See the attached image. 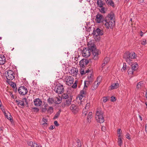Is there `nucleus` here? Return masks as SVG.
<instances>
[{
    "mask_svg": "<svg viewBox=\"0 0 147 147\" xmlns=\"http://www.w3.org/2000/svg\"><path fill=\"white\" fill-rule=\"evenodd\" d=\"M88 45L90 49L91 50V52L92 53L93 59L95 60L97 59L98 58L99 55L98 51V49H96L94 44L93 43L89 42L88 43Z\"/></svg>",
    "mask_w": 147,
    "mask_h": 147,
    "instance_id": "obj_1",
    "label": "nucleus"
},
{
    "mask_svg": "<svg viewBox=\"0 0 147 147\" xmlns=\"http://www.w3.org/2000/svg\"><path fill=\"white\" fill-rule=\"evenodd\" d=\"M136 55L134 52L126 51L123 55V58L129 64L132 59L136 58Z\"/></svg>",
    "mask_w": 147,
    "mask_h": 147,
    "instance_id": "obj_2",
    "label": "nucleus"
},
{
    "mask_svg": "<svg viewBox=\"0 0 147 147\" xmlns=\"http://www.w3.org/2000/svg\"><path fill=\"white\" fill-rule=\"evenodd\" d=\"M103 112L100 109H97L96 112L95 118L97 121L100 123L104 121Z\"/></svg>",
    "mask_w": 147,
    "mask_h": 147,
    "instance_id": "obj_3",
    "label": "nucleus"
},
{
    "mask_svg": "<svg viewBox=\"0 0 147 147\" xmlns=\"http://www.w3.org/2000/svg\"><path fill=\"white\" fill-rule=\"evenodd\" d=\"M103 23L107 29L112 28L115 25V22L113 20L105 19L103 22Z\"/></svg>",
    "mask_w": 147,
    "mask_h": 147,
    "instance_id": "obj_4",
    "label": "nucleus"
},
{
    "mask_svg": "<svg viewBox=\"0 0 147 147\" xmlns=\"http://www.w3.org/2000/svg\"><path fill=\"white\" fill-rule=\"evenodd\" d=\"M74 79L72 76H65L64 79V81L66 82L67 85L71 86L74 82Z\"/></svg>",
    "mask_w": 147,
    "mask_h": 147,
    "instance_id": "obj_5",
    "label": "nucleus"
},
{
    "mask_svg": "<svg viewBox=\"0 0 147 147\" xmlns=\"http://www.w3.org/2000/svg\"><path fill=\"white\" fill-rule=\"evenodd\" d=\"M88 47V48H84L82 51V56L86 58L88 57L91 54V50L90 49L89 47Z\"/></svg>",
    "mask_w": 147,
    "mask_h": 147,
    "instance_id": "obj_6",
    "label": "nucleus"
},
{
    "mask_svg": "<svg viewBox=\"0 0 147 147\" xmlns=\"http://www.w3.org/2000/svg\"><path fill=\"white\" fill-rule=\"evenodd\" d=\"M55 91L58 94H61L63 92L64 88L63 85L61 84H58L55 88Z\"/></svg>",
    "mask_w": 147,
    "mask_h": 147,
    "instance_id": "obj_7",
    "label": "nucleus"
},
{
    "mask_svg": "<svg viewBox=\"0 0 147 147\" xmlns=\"http://www.w3.org/2000/svg\"><path fill=\"white\" fill-rule=\"evenodd\" d=\"M14 76V73L11 70L8 71L7 72V73L5 74V76L7 80H13L15 77Z\"/></svg>",
    "mask_w": 147,
    "mask_h": 147,
    "instance_id": "obj_8",
    "label": "nucleus"
},
{
    "mask_svg": "<svg viewBox=\"0 0 147 147\" xmlns=\"http://www.w3.org/2000/svg\"><path fill=\"white\" fill-rule=\"evenodd\" d=\"M18 91L19 93L22 95H25L28 92L27 88L24 86L20 87L18 89Z\"/></svg>",
    "mask_w": 147,
    "mask_h": 147,
    "instance_id": "obj_9",
    "label": "nucleus"
},
{
    "mask_svg": "<svg viewBox=\"0 0 147 147\" xmlns=\"http://www.w3.org/2000/svg\"><path fill=\"white\" fill-rule=\"evenodd\" d=\"M101 81L100 78L98 77L96 81L93 84L91 88V89L92 90H95L96 89L98 86L99 85Z\"/></svg>",
    "mask_w": 147,
    "mask_h": 147,
    "instance_id": "obj_10",
    "label": "nucleus"
},
{
    "mask_svg": "<svg viewBox=\"0 0 147 147\" xmlns=\"http://www.w3.org/2000/svg\"><path fill=\"white\" fill-rule=\"evenodd\" d=\"M92 34L93 35H97L102 36L104 34V31L103 30L100 29L99 28L94 29Z\"/></svg>",
    "mask_w": 147,
    "mask_h": 147,
    "instance_id": "obj_11",
    "label": "nucleus"
},
{
    "mask_svg": "<svg viewBox=\"0 0 147 147\" xmlns=\"http://www.w3.org/2000/svg\"><path fill=\"white\" fill-rule=\"evenodd\" d=\"M104 18L103 16L100 13H98L96 16L95 20L97 23H99L103 22Z\"/></svg>",
    "mask_w": 147,
    "mask_h": 147,
    "instance_id": "obj_12",
    "label": "nucleus"
},
{
    "mask_svg": "<svg viewBox=\"0 0 147 147\" xmlns=\"http://www.w3.org/2000/svg\"><path fill=\"white\" fill-rule=\"evenodd\" d=\"M88 61L86 59H82L80 62V65L81 67L84 68L85 66H86L88 63Z\"/></svg>",
    "mask_w": 147,
    "mask_h": 147,
    "instance_id": "obj_13",
    "label": "nucleus"
},
{
    "mask_svg": "<svg viewBox=\"0 0 147 147\" xmlns=\"http://www.w3.org/2000/svg\"><path fill=\"white\" fill-rule=\"evenodd\" d=\"M34 105L37 107H41L42 103V100L39 98L35 99L34 100Z\"/></svg>",
    "mask_w": 147,
    "mask_h": 147,
    "instance_id": "obj_14",
    "label": "nucleus"
},
{
    "mask_svg": "<svg viewBox=\"0 0 147 147\" xmlns=\"http://www.w3.org/2000/svg\"><path fill=\"white\" fill-rule=\"evenodd\" d=\"M70 108L72 111L74 113H76L79 110L78 107L74 104H72Z\"/></svg>",
    "mask_w": 147,
    "mask_h": 147,
    "instance_id": "obj_15",
    "label": "nucleus"
},
{
    "mask_svg": "<svg viewBox=\"0 0 147 147\" xmlns=\"http://www.w3.org/2000/svg\"><path fill=\"white\" fill-rule=\"evenodd\" d=\"M27 99L26 98H24L22 99V100H20L19 99L16 100V102L17 104L18 105H20L21 106H24V102H26Z\"/></svg>",
    "mask_w": 147,
    "mask_h": 147,
    "instance_id": "obj_16",
    "label": "nucleus"
},
{
    "mask_svg": "<svg viewBox=\"0 0 147 147\" xmlns=\"http://www.w3.org/2000/svg\"><path fill=\"white\" fill-rule=\"evenodd\" d=\"M78 72V69L73 68L71 69L70 72L69 73L73 76H76L77 75Z\"/></svg>",
    "mask_w": 147,
    "mask_h": 147,
    "instance_id": "obj_17",
    "label": "nucleus"
},
{
    "mask_svg": "<svg viewBox=\"0 0 147 147\" xmlns=\"http://www.w3.org/2000/svg\"><path fill=\"white\" fill-rule=\"evenodd\" d=\"M119 86L118 83H116L112 84L111 86L109 87V90H111L113 89H116L119 87Z\"/></svg>",
    "mask_w": 147,
    "mask_h": 147,
    "instance_id": "obj_18",
    "label": "nucleus"
},
{
    "mask_svg": "<svg viewBox=\"0 0 147 147\" xmlns=\"http://www.w3.org/2000/svg\"><path fill=\"white\" fill-rule=\"evenodd\" d=\"M89 71L88 68L85 69L84 68L81 67L80 70V73L81 75H83L88 73Z\"/></svg>",
    "mask_w": 147,
    "mask_h": 147,
    "instance_id": "obj_19",
    "label": "nucleus"
},
{
    "mask_svg": "<svg viewBox=\"0 0 147 147\" xmlns=\"http://www.w3.org/2000/svg\"><path fill=\"white\" fill-rule=\"evenodd\" d=\"M6 59L5 56L2 55H0V65L4 64L5 62Z\"/></svg>",
    "mask_w": 147,
    "mask_h": 147,
    "instance_id": "obj_20",
    "label": "nucleus"
},
{
    "mask_svg": "<svg viewBox=\"0 0 147 147\" xmlns=\"http://www.w3.org/2000/svg\"><path fill=\"white\" fill-rule=\"evenodd\" d=\"M4 114L6 117L8 119L10 120L11 122L13 121V120L11 118V114L8 111H7V112L4 111Z\"/></svg>",
    "mask_w": 147,
    "mask_h": 147,
    "instance_id": "obj_21",
    "label": "nucleus"
},
{
    "mask_svg": "<svg viewBox=\"0 0 147 147\" xmlns=\"http://www.w3.org/2000/svg\"><path fill=\"white\" fill-rule=\"evenodd\" d=\"M114 17V15L113 14H109L108 15L106 19L110 20H113L114 21V22H115Z\"/></svg>",
    "mask_w": 147,
    "mask_h": 147,
    "instance_id": "obj_22",
    "label": "nucleus"
},
{
    "mask_svg": "<svg viewBox=\"0 0 147 147\" xmlns=\"http://www.w3.org/2000/svg\"><path fill=\"white\" fill-rule=\"evenodd\" d=\"M54 103L56 104H59L61 102V98L59 97H55L54 98Z\"/></svg>",
    "mask_w": 147,
    "mask_h": 147,
    "instance_id": "obj_23",
    "label": "nucleus"
},
{
    "mask_svg": "<svg viewBox=\"0 0 147 147\" xmlns=\"http://www.w3.org/2000/svg\"><path fill=\"white\" fill-rule=\"evenodd\" d=\"M109 60V57H106L104 59L103 61V63L102 65V69H103L104 66H105L106 64H107Z\"/></svg>",
    "mask_w": 147,
    "mask_h": 147,
    "instance_id": "obj_24",
    "label": "nucleus"
},
{
    "mask_svg": "<svg viewBox=\"0 0 147 147\" xmlns=\"http://www.w3.org/2000/svg\"><path fill=\"white\" fill-rule=\"evenodd\" d=\"M96 3L98 5V6L99 7H102L105 3L102 0H97Z\"/></svg>",
    "mask_w": 147,
    "mask_h": 147,
    "instance_id": "obj_25",
    "label": "nucleus"
},
{
    "mask_svg": "<svg viewBox=\"0 0 147 147\" xmlns=\"http://www.w3.org/2000/svg\"><path fill=\"white\" fill-rule=\"evenodd\" d=\"M92 117V112H89L88 114L87 118V121L88 122H89L91 121V118Z\"/></svg>",
    "mask_w": 147,
    "mask_h": 147,
    "instance_id": "obj_26",
    "label": "nucleus"
},
{
    "mask_svg": "<svg viewBox=\"0 0 147 147\" xmlns=\"http://www.w3.org/2000/svg\"><path fill=\"white\" fill-rule=\"evenodd\" d=\"M47 101L49 104L50 105H51L55 103L54 98H49L47 99Z\"/></svg>",
    "mask_w": 147,
    "mask_h": 147,
    "instance_id": "obj_27",
    "label": "nucleus"
},
{
    "mask_svg": "<svg viewBox=\"0 0 147 147\" xmlns=\"http://www.w3.org/2000/svg\"><path fill=\"white\" fill-rule=\"evenodd\" d=\"M138 65L137 63H135L131 65V69L134 71L136 70L138 68Z\"/></svg>",
    "mask_w": 147,
    "mask_h": 147,
    "instance_id": "obj_28",
    "label": "nucleus"
},
{
    "mask_svg": "<svg viewBox=\"0 0 147 147\" xmlns=\"http://www.w3.org/2000/svg\"><path fill=\"white\" fill-rule=\"evenodd\" d=\"M83 96H83V95L80 94L76 98V100L78 101H79V100H80V104H83V103H82V101H81V100L82 99Z\"/></svg>",
    "mask_w": 147,
    "mask_h": 147,
    "instance_id": "obj_29",
    "label": "nucleus"
},
{
    "mask_svg": "<svg viewBox=\"0 0 147 147\" xmlns=\"http://www.w3.org/2000/svg\"><path fill=\"white\" fill-rule=\"evenodd\" d=\"M143 81L139 82L137 85L136 88L138 89H140L143 86Z\"/></svg>",
    "mask_w": 147,
    "mask_h": 147,
    "instance_id": "obj_30",
    "label": "nucleus"
},
{
    "mask_svg": "<svg viewBox=\"0 0 147 147\" xmlns=\"http://www.w3.org/2000/svg\"><path fill=\"white\" fill-rule=\"evenodd\" d=\"M71 100L72 98L71 97H69L66 101V102L65 105L67 106L70 105L71 104Z\"/></svg>",
    "mask_w": 147,
    "mask_h": 147,
    "instance_id": "obj_31",
    "label": "nucleus"
},
{
    "mask_svg": "<svg viewBox=\"0 0 147 147\" xmlns=\"http://www.w3.org/2000/svg\"><path fill=\"white\" fill-rule=\"evenodd\" d=\"M7 82L9 83L13 88H15L16 86L15 84L10 80H7Z\"/></svg>",
    "mask_w": 147,
    "mask_h": 147,
    "instance_id": "obj_32",
    "label": "nucleus"
},
{
    "mask_svg": "<svg viewBox=\"0 0 147 147\" xmlns=\"http://www.w3.org/2000/svg\"><path fill=\"white\" fill-rule=\"evenodd\" d=\"M44 103H45V104L43 105V106H44V107H42V112H45L47 110V109L46 107L48 105L47 104H45V102Z\"/></svg>",
    "mask_w": 147,
    "mask_h": 147,
    "instance_id": "obj_33",
    "label": "nucleus"
},
{
    "mask_svg": "<svg viewBox=\"0 0 147 147\" xmlns=\"http://www.w3.org/2000/svg\"><path fill=\"white\" fill-rule=\"evenodd\" d=\"M107 4L111 6H113L114 5V3L112 0H106Z\"/></svg>",
    "mask_w": 147,
    "mask_h": 147,
    "instance_id": "obj_34",
    "label": "nucleus"
},
{
    "mask_svg": "<svg viewBox=\"0 0 147 147\" xmlns=\"http://www.w3.org/2000/svg\"><path fill=\"white\" fill-rule=\"evenodd\" d=\"M42 125H47V120L46 118H43L42 120Z\"/></svg>",
    "mask_w": 147,
    "mask_h": 147,
    "instance_id": "obj_35",
    "label": "nucleus"
},
{
    "mask_svg": "<svg viewBox=\"0 0 147 147\" xmlns=\"http://www.w3.org/2000/svg\"><path fill=\"white\" fill-rule=\"evenodd\" d=\"M118 144L119 146H121L122 145L123 142L120 137L119 138H118Z\"/></svg>",
    "mask_w": 147,
    "mask_h": 147,
    "instance_id": "obj_36",
    "label": "nucleus"
},
{
    "mask_svg": "<svg viewBox=\"0 0 147 147\" xmlns=\"http://www.w3.org/2000/svg\"><path fill=\"white\" fill-rule=\"evenodd\" d=\"M61 112V110L59 109V111L57 112L56 114L55 115L54 117V119H55L57 118L60 115V113Z\"/></svg>",
    "mask_w": 147,
    "mask_h": 147,
    "instance_id": "obj_37",
    "label": "nucleus"
},
{
    "mask_svg": "<svg viewBox=\"0 0 147 147\" xmlns=\"http://www.w3.org/2000/svg\"><path fill=\"white\" fill-rule=\"evenodd\" d=\"M62 98L64 99H68L69 98L68 95L66 94H63L62 95Z\"/></svg>",
    "mask_w": 147,
    "mask_h": 147,
    "instance_id": "obj_38",
    "label": "nucleus"
},
{
    "mask_svg": "<svg viewBox=\"0 0 147 147\" xmlns=\"http://www.w3.org/2000/svg\"><path fill=\"white\" fill-rule=\"evenodd\" d=\"M27 143L28 145L32 147L33 145L34 142L32 141H27Z\"/></svg>",
    "mask_w": 147,
    "mask_h": 147,
    "instance_id": "obj_39",
    "label": "nucleus"
},
{
    "mask_svg": "<svg viewBox=\"0 0 147 147\" xmlns=\"http://www.w3.org/2000/svg\"><path fill=\"white\" fill-rule=\"evenodd\" d=\"M134 71L131 68L129 69L127 71L128 73L129 74H133Z\"/></svg>",
    "mask_w": 147,
    "mask_h": 147,
    "instance_id": "obj_40",
    "label": "nucleus"
},
{
    "mask_svg": "<svg viewBox=\"0 0 147 147\" xmlns=\"http://www.w3.org/2000/svg\"><path fill=\"white\" fill-rule=\"evenodd\" d=\"M96 36H95V40L97 41H99L100 40V36H99V35H95Z\"/></svg>",
    "mask_w": 147,
    "mask_h": 147,
    "instance_id": "obj_41",
    "label": "nucleus"
},
{
    "mask_svg": "<svg viewBox=\"0 0 147 147\" xmlns=\"http://www.w3.org/2000/svg\"><path fill=\"white\" fill-rule=\"evenodd\" d=\"M88 110H85V109H84L83 111V116H86L87 113V111Z\"/></svg>",
    "mask_w": 147,
    "mask_h": 147,
    "instance_id": "obj_42",
    "label": "nucleus"
},
{
    "mask_svg": "<svg viewBox=\"0 0 147 147\" xmlns=\"http://www.w3.org/2000/svg\"><path fill=\"white\" fill-rule=\"evenodd\" d=\"M78 82L77 81H75V83H74V85L72 86V87L73 88H75L77 87V84H78Z\"/></svg>",
    "mask_w": 147,
    "mask_h": 147,
    "instance_id": "obj_43",
    "label": "nucleus"
},
{
    "mask_svg": "<svg viewBox=\"0 0 147 147\" xmlns=\"http://www.w3.org/2000/svg\"><path fill=\"white\" fill-rule=\"evenodd\" d=\"M100 12L102 13H105V8L102 6V7H100Z\"/></svg>",
    "mask_w": 147,
    "mask_h": 147,
    "instance_id": "obj_44",
    "label": "nucleus"
},
{
    "mask_svg": "<svg viewBox=\"0 0 147 147\" xmlns=\"http://www.w3.org/2000/svg\"><path fill=\"white\" fill-rule=\"evenodd\" d=\"M86 92L84 90H81L80 92V95H83L84 96L86 94Z\"/></svg>",
    "mask_w": 147,
    "mask_h": 147,
    "instance_id": "obj_45",
    "label": "nucleus"
},
{
    "mask_svg": "<svg viewBox=\"0 0 147 147\" xmlns=\"http://www.w3.org/2000/svg\"><path fill=\"white\" fill-rule=\"evenodd\" d=\"M126 138L129 140H130L131 137H130V135L129 134L127 133L125 135Z\"/></svg>",
    "mask_w": 147,
    "mask_h": 147,
    "instance_id": "obj_46",
    "label": "nucleus"
},
{
    "mask_svg": "<svg viewBox=\"0 0 147 147\" xmlns=\"http://www.w3.org/2000/svg\"><path fill=\"white\" fill-rule=\"evenodd\" d=\"M90 103H87L85 107V110H88L89 107H90Z\"/></svg>",
    "mask_w": 147,
    "mask_h": 147,
    "instance_id": "obj_47",
    "label": "nucleus"
},
{
    "mask_svg": "<svg viewBox=\"0 0 147 147\" xmlns=\"http://www.w3.org/2000/svg\"><path fill=\"white\" fill-rule=\"evenodd\" d=\"M141 43L143 45H145L146 44V40L145 39H143L141 41Z\"/></svg>",
    "mask_w": 147,
    "mask_h": 147,
    "instance_id": "obj_48",
    "label": "nucleus"
},
{
    "mask_svg": "<svg viewBox=\"0 0 147 147\" xmlns=\"http://www.w3.org/2000/svg\"><path fill=\"white\" fill-rule=\"evenodd\" d=\"M32 108L34 112H37L39 110V109L37 107H33Z\"/></svg>",
    "mask_w": 147,
    "mask_h": 147,
    "instance_id": "obj_49",
    "label": "nucleus"
},
{
    "mask_svg": "<svg viewBox=\"0 0 147 147\" xmlns=\"http://www.w3.org/2000/svg\"><path fill=\"white\" fill-rule=\"evenodd\" d=\"M108 100V99L107 97L105 96L103 97V101L105 103L107 102Z\"/></svg>",
    "mask_w": 147,
    "mask_h": 147,
    "instance_id": "obj_50",
    "label": "nucleus"
},
{
    "mask_svg": "<svg viewBox=\"0 0 147 147\" xmlns=\"http://www.w3.org/2000/svg\"><path fill=\"white\" fill-rule=\"evenodd\" d=\"M89 83V82L88 81H85V82H84L85 85H84V88H86L87 87L88 85H87V84H88Z\"/></svg>",
    "mask_w": 147,
    "mask_h": 147,
    "instance_id": "obj_51",
    "label": "nucleus"
},
{
    "mask_svg": "<svg viewBox=\"0 0 147 147\" xmlns=\"http://www.w3.org/2000/svg\"><path fill=\"white\" fill-rule=\"evenodd\" d=\"M126 68V64L125 63H123V66L122 68V69L124 70H125Z\"/></svg>",
    "mask_w": 147,
    "mask_h": 147,
    "instance_id": "obj_52",
    "label": "nucleus"
},
{
    "mask_svg": "<svg viewBox=\"0 0 147 147\" xmlns=\"http://www.w3.org/2000/svg\"><path fill=\"white\" fill-rule=\"evenodd\" d=\"M39 145L38 144L34 142L32 147H39Z\"/></svg>",
    "mask_w": 147,
    "mask_h": 147,
    "instance_id": "obj_53",
    "label": "nucleus"
},
{
    "mask_svg": "<svg viewBox=\"0 0 147 147\" xmlns=\"http://www.w3.org/2000/svg\"><path fill=\"white\" fill-rule=\"evenodd\" d=\"M88 79L89 80V82L90 81H91L92 79V77L91 76V75L90 76L88 77Z\"/></svg>",
    "mask_w": 147,
    "mask_h": 147,
    "instance_id": "obj_54",
    "label": "nucleus"
},
{
    "mask_svg": "<svg viewBox=\"0 0 147 147\" xmlns=\"http://www.w3.org/2000/svg\"><path fill=\"white\" fill-rule=\"evenodd\" d=\"M111 101L112 102H114L115 100H116V99L115 97L113 96H112L111 97Z\"/></svg>",
    "mask_w": 147,
    "mask_h": 147,
    "instance_id": "obj_55",
    "label": "nucleus"
},
{
    "mask_svg": "<svg viewBox=\"0 0 147 147\" xmlns=\"http://www.w3.org/2000/svg\"><path fill=\"white\" fill-rule=\"evenodd\" d=\"M101 129L103 131H105L106 130V127L104 126H102Z\"/></svg>",
    "mask_w": 147,
    "mask_h": 147,
    "instance_id": "obj_56",
    "label": "nucleus"
},
{
    "mask_svg": "<svg viewBox=\"0 0 147 147\" xmlns=\"http://www.w3.org/2000/svg\"><path fill=\"white\" fill-rule=\"evenodd\" d=\"M55 127L53 125H51L50 127L49 128V129L50 130H51L53 129H54L55 128Z\"/></svg>",
    "mask_w": 147,
    "mask_h": 147,
    "instance_id": "obj_57",
    "label": "nucleus"
},
{
    "mask_svg": "<svg viewBox=\"0 0 147 147\" xmlns=\"http://www.w3.org/2000/svg\"><path fill=\"white\" fill-rule=\"evenodd\" d=\"M77 143H78V146L79 147H80L81 146V143L80 141L79 140V142L78 141Z\"/></svg>",
    "mask_w": 147,
    "mask_h": 147,
    "instance_id": "obj_58",
    "label": "nucleus"
},
{
    "mask_svg": "<svg viewBox=\"0 0 147 147\" xmlns=\"http://www.w3.org/2000/svg\"><path fill=\"white\" fill-rule=\"evenodd\" d=\"M54 123L56 126H58L59 125L58 122L56 121H54Z\"/></svg>",
    "mask_w": 147,
    "mask_h": 147,
    "instance_id": "obj_59",
    "label": "nucleus"
},
{
    "mask_svg": "<svg viewBox=\"0 0 147 147\" xmlns=\"http://www.w3.org/2000/svg\"><path fill=\"white\" fill-rule=\"evenodd\" d=\"M117 132L118 134H119L120 133L121 134V129H118L117 131Z\"/></svg>",
    "mask_w": 147,
    "mask_h": 147,
    "instance_id": "obj_60",
    "label": "nucleus"
},
{
    "mask_svg": "<svg viewBox=\"0 0 147 147\" xmlns=\"http://www.w3.org/2000/svg\"><path fill=\"white\" fill-rule=\"evenodd\" d=\"M145 129L146 131V132H147V123L145 125Z\"/></svg>",
    "mask_w": 147,
    "mask_h": 147,
    "instance_id": "obj_61",
    "label": "nucleus"
},
{
    "mask_svg": "<svg viewBox=\"0 0 147 147\" xmlns=\"http://www.w3.org/2000/svg\"><path fill=\"white\" fill-rule=\"evenodd\" d=\"M98 130H95L94 131V134H97L98 133Z\"/></svg>",
    "mask_w": 147,
    "mask_h": 147,
    "instance_id": "obj_62",
    "label": "nucleus"
},
{
    "mask_svg": "<svg viewBox=\"0 0 147 147\" xmlns=\"http://www.w3.org/2000/svg\"><path fill=\"white\" fill-rule=\"evenodd\" d=\"M140 35L141 36H143V32H142V31H141L140 32Z\"/></svg>",
    "mask_w": 147,
    "mask_h": 147,
    "instance_id": "obj_63",
    "label": "nucleus"
},
{
    "mask_svg": "<svg viewBox=\"0 0 147 147\" xmlns=\"http://www.w3.org/2000/svg\"><path fill=\"white\" fill-rule=\"evenodd\" d=\"M139 117L141 121H142V117L140 116V115H139Z\"/></svg>",
    "mask_w": 147,
    "mask_h": 147,
    "instance_id": "obj_64",
    "label": "nucleus"
}]
</instances>
